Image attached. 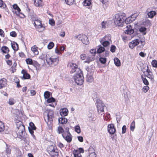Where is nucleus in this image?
Instances as JSON below:
<instances>
[{
    "instance_id": "nucleus-40",
    "label": "nucleus",
    "mask_w": 157,
    "mask_h": 157,
    "mask_svg": "<svg viewBox=\"0 0 157 157\" xmlns=\"http://www.w3.org/2000/svg\"><path fill=\"white\" fill-rule=\"evenodd\" d=\"M36 68H39L40 67V64L37 61H33L32 64Z\"/></svg>"
},
{
    "instance_id": "nucleus-20",
    "label": "nucleus",
    "mask_w": 157,
    "mask_h": 157,
    "mask_svg": "<svg viewBox=\"0 0 157 157\" xmlns=\"http://www.w3.org/2000/svg\"><path fill=\"white\" fill-rule=\"evenodd\" d=\"M13 13H16L17 14L19 13L21 11V10L17 4H14L13 5Z\"/></svg>"
},
{
    "instance_id": "nucleus-38",
    "label": "nucleus",
    "mask_w": 157,
    "mask_h": 157,
    "mask_svg": "<svg viewBox=\"0 0 157 157\" xmlns=\"http://www.w3.org/2000/svg\"><path fill=\"white\" fill-rule=\"evenodd\" d=\"M114 63L117 66H119L120 65V60L117 58H115L114 59Z\"/></svg>"
},
{
    "instance_id": "nucleus-12",
    "label": "nucleus",
    "mask_w": 157,
    "mask_h": 157,
    "mask_svg": "<svg viewBox=\"0 0 157 157\" xmlns=\"http://www.w3.org/2000/svg\"><path fill=\"white\" fill-rule=\"evenodd\" d=\"M107 128L108 131L110 134L113 135L116 132V129L113 124H108Z\"/></svg>"
},
{
    "instance_id": "nucleus-44",
    "label": "nucleus",
    "mask_w": 157,
    "mask_h": 157,
    "mask_svg": "<svg viewBox=\"0 0 157 157\" xmlns=\"http://www.w3.org/2000/svg\"><path fill=\"white\" fill-rule=\"evenodd\" d=\"M33 61L32 59L30 58H28L26 59V62L27 64L32 65Z\"/></svg>"
},
{
    "instance_id": "nucleus-2",
    "label": "nucleus",
    "mask_w": 157,
    "mask_h": 157,
    "mask_svg": "<svg viewBox=\"0 0 157 157\" xmlns=\"http://www.w3.org/2000/svg\"><path fill=\"white\" fill-rule=\"evenodd\" d=\"M126 19L125 14L124 13H118L115 16L114 19L115 24L118 26H122Z\"/></svg>"
},
{
    "instance_id": "nucleus-27",
    "label": "nucleus",
    "mask_w": 157,
    "mask_h": 157,
    "mask_svg": "<svg viewBox=\"0 0 157 157\" xmlns=\"http://www.w3.org/2000/svg\"><path fill=\"white\" fill-rule=\"evenodd\" d=\"M91 0H84L83 5L84 6H90L91 4Z\"/></svg>"
},
{
    "instance_id": "nucleus-25",
    "label": "nucleus",
    "mask_w": 157,
    "mask_h": 157,
    "mask_svg": "<svg viewBox=\"0 0 157 157\" xmlns=\"http://www.w3.org/2000/svg\"><path fill=\"white\" fill-rule=\"evenodd\" d=\"M11 45L12 48L14 51H17L18 49V45L16 42L11 43Z\"/></svg>"
},
{
    "instance_id": "nucleus-62",
    "label": "nucleus",
    "mask_w": 157,
    "mask_h": 157,
    "mask_svg": "<svg viewBox=\"0 0 157 157\" xmlns=\"http://www.w3.org/2000/svg\"><path fill=\"white\" fill-rule=\"evenodd\" d=\"M78 140L81 142H82L83 141V138L82 136H78L77 137Z\"/></svg>"
},
{
    "instance_id": "nucleus-43",
    "label": "nucleus",
    "mask_w": 157,
    "mask_h": 157,
    "mask_svg": "<svg viewBox=\"0 0 157 157\" xmlns=\"http://www.w3.org/2000/svg\"><path fill=\"white\" fill-rule=\"evenodd\" d=\"M51 148H52V151H50L51 154L54 153L56 152H57L58 151V150L56 149V147H55L53 146H51Z\"/></svg>"
},
{
    "instance_id": "nucleus-32",
    "label": "nucleus",
    "mask_w": 157,
    "mask_h": 157,
    "mask_svg": "<svg viewBox=\"0 0 157 157\" xmlns=\"http://www.w3.org/2000/svg\"><path fill=\"white\" fill-rule=\"evenodd\" d=\"M134 30L132 28H129L125 31V33L127 34L131 35L134 33Z\"/></svg>"
},
{
    "instance_id": "nucleus-35",
    "label": "nucleus",
    "mask_w": 157,
    "mask_h": 157,
    "mask_svg": "<svg viewBox=\"0 0 157 157\" xmlns=\"http://www.w3.org/2000/svg\"><path fill=\"white\" fill-rule=\"evenodd\" d=\"M56 99L53 97L51 96V97L48 98L47 100V102L48 103H52L55 101Z\"/></svg>"
},
{
    "instance_id": "nucleus-45",
    "label": "nucleus",
    "mask_w": 157,
    "mask_h": 157,
    "mask_svg": "<svg viewBox=\"0 0 157 157\" xmlns=\"http://www.w3.org/2000/svg\"><path fill=\"white\" fill-rule=\"evenodd\" d=\"M151 64L153 67L155 68L157 67V61L156 60H152Z\"/></svg>"
},
{
    "instance_id": "nucleus-54",
    "label": "nucleus",
    "mask_w": 157,
    "mask_h": 157,
    "mask_svg": "<svg viewBox=\"0 0 157 157\" xmlns=\"http://www.w3.org/2000/svg\"><path fill=\"white\" fill-rule=\"evenodd\" d=\"M73 153L74 156L78 155L79 154L78 150L74 149L73 151Z\"/></svg>"
},
{
    "instance_id": "nucleus-51",
    "label": "nucleus",
    "mask_w": 157,
    "mask_h": 157,
    "mask_svg": "<svg viewBox=\"0 0 157 157\" xmlns=\"http://www.w3.org/2000/svg\"><path fill=\"white\" fill-rule=\"evenodd\" d=\"M66 3L69 5H71L73 4L74 0H65Z\"/></svg>"
},
{
    "instance_id": "nucleus-39",
    "label": "nucleus",
    "mask_w": 157,
    "mask_h": 157,
    "mask_svg": "<svg viewBox=\"0 0 157 157\" xmlns=\"http://www.w3.org/2000/svg\"><path fill=\"white\" fill-rule=\"evenodd\" d=\"M135 121H133L130 124V130L131 131H133L135 128Z\"/></svg>"
},
{
    "instance_id": "nucleus-21",
    "label": "nucleus",
    "mask_w": 157,
    "mask_h": 157,
    "mask_svg": "<svg viewBox=\"0 0 157 157\" xmlns=\"http://www.w3.org/2000/svg\"><path fill=\"white\" fill-rule=\"evenodd\" d=\"M34 4L36 6H42L43 3L41 0H33Z\"/></svg>"
},
{
    "instance_id": "nucleus-55",
    "label": "nucleus",
    "mask_w": 157,
    "mask_h": 157,
    "mask_svg": "<svg viewBox=\"0 0 157 157\" xmlns=\"http://www.w3.org/2000/svg\"><path fill=\"white\" fill-rule=\"evenodd\" d=\"M51 156L52 157H58L59 153L58 151L56 152L53 153H52L51 154Z\"/></svg>"
},
{
    "instance_id": "nucleus-37",
    "label": "nucleus",
    "mask_w": 157,
    "mask_h": 157,
    "mask_svg": "<svg viewBox=\"0 0 157 157\" xmlns=\"http://www.w3.org/2000/svg\"><path fill=\"white\" fill-rule=\"evenodd\" d=\"M64 130L65 129V131H64V132H66V133H68L70 132H69V128L68 126L67 125H64L63 124V126H62Z\"/></svg>"
},
{
    "instance_id": "nucleus-16",
    "label": "nucleus",
    "mask_w": 157,
    "mask_h": 157,
    "mask_svg": "<svg viewBox=\"0 0 157 157\" xmlns=\"http://www.w3.org/2000/svg\"><path fill=\"white\" fill-rule=\"evenodd\" d=\"M111 36L110 34H108L104 37L102 39H100V40L104 41H107L110 42H111Z\"/></svg>"
},
{
    "instance_id": "nucleus-48",
    "label": "nucleus",
    "mask_w": 157,
    "mask_h": 157,
    "mask_svg": "<svg viewBox=\"0 0 157 157\" xmlns=\"http://www.w3.org/2000/svg\"><path fill=\"white\" fill-rule=\"evenodd\" d=\"M149 89V87L147 86H144L143 87L142 90L145 93H146Z\"/></svg>"
},
{
    "instance_id": "nucleus-26",
    "label": "nucleus",
    "mask_w": 157,
    "mask_h": 157,
    "mask_svg": "<svg viewBox=\"0 0 157 157\" xmlns=\"http://www.w3.org/2000/svg\"><path fill=\"white\" fill-rule=\"evenodd\" d=\"M145 75H142L141 76V79L144 83L146 86H148L149 84L148 81L145 78Z\"/></svg>"
},
{
    "instance_id": "nucleus-31",
    "label": "nucleus",
    "mask_w": 157,
    "mask_h": 157,
    "mask_svg": "<svg viewBox=\"0 0 157 157\" xmlns=\"http://www.w3.org/2000/svg\"><path fill=\"white\" fill-rule=\"evenodd\" d=\"M100 41L102 45L104 47H107L109 46L110 44V42L107 41H101V40H100Z\"/></svg>"
},
{
    "instance_id": "nucleus-4",
    "label": "nucleus",
    "mask_w": 157,
    "mask_h": 157,
    "mask_svg": "<svg viewBox=\"0 0 157 157\" xmlns=\"http://www.w3.org/2000/svg\"><path fill=\"white\" fill-rule=\"evenodd\" d=\"M34 21V24L36 29H38V31L41 32L44 30V27L41 25V21L38 18H36L34 19L33 18Z\"/></svg>"
},
{
    "instance_id": "nucleus-8",
    "label": "nucleus",
    "mask_w": 157,
    "mask_h": 157,
    "mask_svg": "<svg viewBox=\"0 0 157 157\" xmlns=\"http://www.w3.org/2000/svg\"><path fill=\"white\" fill-rule=\"evenodd\" d=\"M54 117L53 112L52 110H49L47 114L48 122H47L48 126L51 125L52 123V118Z\"/></svg>"
},
{
    "instance_id": "nucleus-42",
    "label": "nucleus",
    "mask_w": 157,
    "mask_h": 157,
    "mask_svg": "<svg viewBox=\"0 0 157 157\" xmlns=\"http://www.w3.org/2000/svg\"><path fill=\"white\" fill-rule=\"evenodd\" d=\"M75 131L78 133H79L81 132V129L80 127L78 125L76 126L75 128Z\"/></svg>"
},
{
    "instance_id": "nucleus-3",
    "label": "nucleus",
    "mask_w": 157,
    "mask_h": 157,
    "mask_svg": "<svg viewBox=\"0 0 157 157\" xmlns=\"http://www.w3.org/2000/svg\"><path fill=\"white\" fill-rule=\"evenodd\" d=\"M78 70L74 75V78L75 81L77 85H81L84 82L83 74L81 69Z\"/></svg>"
},
{
    "instance_id": "nucleus-61",
    "label": "nucleus",
    "mask_w": 157,
    "mask_h": 157,
    "mask_svg": "<svg viewBox=\"0 0 157 157\" xmlns=\"http://www.w3.org/2000/svg\"><path fill=\"white\" fill-rule=\"evenodd\" d=\"M86 58V56L85 54H82L80 55V58L82 60H84Z\"/></svg>"
},
{
    "instance_id": "nucleus-49",
    "label": "nucleus",
    "mask_w": 157,
    "mask_h": 157,
    "mask_svg": "<svg viewBox=\"0 0 157 157\" xmlns=\"http://www.w3.org/2000/svg\"><path fill=\"white\" fill-rule=\"evenodd\" d=\"M146 29L144 27H141L139 29V31L142 33H144V35L146 34V33L145 32L146 31Z\"/></svg>"
},
{
    "instance_id": "nucleus-17",
    "label": "nucleus",
    "mask_w": 157,
    "mask_h": 157,
    "mask_svg": "<svg viewBox=\"0 0 157 157\" xmlns=\"http://www.w3.org/2000/svg\"><path fill=\"white\" fill-rule=\"evenodd\" d=\"M7 80L5 78L0 80V89L6 86Z\"/></svg>"
},
{
    "instance_id": "nucleus-24",
    "label": "nucleus",
    "mask_w": 157,
    "mask_h": 157,
    "mask_svg": "<svg viewBox=\"0 0 157 157\" xmlns=\"http://www.w3.org/2000/svg\"><path fill=\"white\" fill-rule=\"evenodd\" d=\"M51 96H52V94L50 92L48 91L44 92V97L45 99H48V98L51 97Z\"/></svg>"
},
{
    "instance_id": "nucleus-23",
    "label": "nucleus",
    "mask_w": 157,
    "mask_h": 157,
    "mask_svg": "<svg viewBox=\"0 0 157 157\" xmlns=\"http://www.w3.org/2000/svg\"><path fill=\"white\" fill-rule=\"evenodd\" d=\"M67 67L68 68H69L71 69H76L78 68V66L76 64L70 63H68Z\"/></svg>"
},
{
    "instance_id": "nucleus-47",
    "label": "nucleus",
    "mask_w": 157,
    "mask_h": 157,
    "mask_svg": "<svg viewBox=\"0 0 157 157\" xmlns=\"http://www.w3.org/2000/svg\"><path fill=\"white\" fill-rule=\"evenodd\" d=\"M146 71L148 73V74L147 76V77L151 78H152L153 76L150 74V73H151V72L150 71V69H146Z\"/></svg>"
},
{
    "instance_id": "nucleus-60",
    "label": "nucleus",
    "mask_w": 157,
    "mask_h": 157,
    "mask_svg": "<svg viewBox=\"0 0 157 157\" xmlns=\"http://www.w3.org/2000/svg\"><path fill=\"white\" fill-rule=\"evenodd\" d=\"M10 34L11 36L13 37H15L17 36V34L15 31L11 32H10Z\"/></svg>"
},
{
    "instance_id": "nucleus-46",
    "label": "nucleus",
    "mask_w": 157,
    "mask_h": 157,
    "mask_svg": "<svg viewBox=\"0 0 157 157\" xmlns=\"http://www.w3.org/2000/svg\"><path fill=\"white\" fill-rule=\"evenodd\" d=\"M54 45V43L53 42H50L48 45V48L49 49H51L53 47Z\"/></svg>"
},
{
    "instance_id": "nucleus-6",
    "label": "nucleus",
    "mask_w": 157,
    "mask_h": 157,
    "mask_svg": "<svg viewBox=\"0 0 157 157\" xmlns=\"http://www.w3.org/2000/svg\"><path fill=\"white\" fill-rule=\"evenodd\" d=\"M39 57L40 59L43 60L44 61L46 60L48 64H49L50 62H51V59L52 57L49 53L42 54Z\"/></svg>"
},
{
    "instance_id": "nucleus-22",
    "label": "nucleus",
    "mask_w": 157,
    "mask_h": 157,
    "mask_svg": "<svg viewBox=\"0 0 157 157\" xmlns=\"http://www.w3.org/2000/svg\"><path fill=\"white\" fill-rule=\"evenodd\" d=\"M31 50L35 55H36L38 54V48L36 45H34L31 48Z\"/></svg>"
},
{
    "instance_id": "nucleus-11",
    "label": "nucleus",
    "mask_w": 157,
    "mask_h": 157,
    "mask_svg": "<svg viewBox=\"0 0 157 157\" xmlns=\"http://www.w3.org/2000/svg\"><path fill=\"white\" fill-rule=\"evenodd\" d=\"M62 136L68 143H70L71 142L73 137L70 132H64L62 134Z\"/></svg>"
},
{
    "instance_id": "nucleus-19",
    "label": "nucleus",
    "mask_w": 157,
    "mask_h": 157,
    "mask_svg": "<svg viewBox=\"0 0 157 157\" xmlns=\"http://www.w3.org/2000/svg\"><path fill=\"white\" fill-rule=\"evenodd\" d=\"M68 121L67 119L64 117H62L58 119L59 123L62 124H66Z\"/></svg>"
},
{
    "instance_id": "nucleus-33",
    "label": "nucleus",
    "mask_w": 157,
    "mask_h": 157,
    "mask_svg": "<svg viewBox=\"0 0 157 157\" xmlns=\"http://www.w3.org/2000/svg\"><path fill=\"white\" fill-rule=\"evenodd\" d=\"M98 48L97 50V52L100 53L103 52L105 50L104 48L101 45L98 46Z\"/></svg>"
},
{
    "instance_id": "nucleus-50",
    "label": "nucleus",
    "mask_w": 157,
    "mask_h": 157,
    "mask_svg": "<svg viewBox=\"0 0 157 157\" xmlns=\"http://www.w3.org/2000/svg\"><path fill=\"white\" fill-rule=\"evenodd\" d=\"M124 21L126 24H128L132 22L131 18L130 17H129L127 18H126L124 20Z\"/></svg>"
},
{
    "instance_id": "nucleus-63",
    "label": "nucleus",
    "mask_w": 157,
    "mask_h": 157,
    "mask_svg": "<svg viewBox=\"0 0 157 157\" xmlns=\"http://www.w3.org/2000/svg\"><path fill=\"white\" fill-rule=\"evenodd\" d=\"M17 81L15 82L17 83V86L18 88H20L21 87V86L20 84V81L17 78Z\"/></svg>"
},
{
    "instance_id": "nucleus-56",
    "label": "nucleus",
    "mask_w": 157,
    "mask_h": 157,
    "mask_svg": "<svg viewBox=\"0 0 157 157\" xmlns=\"http://www.w3.org/2000/svg\"><path fill=\"white\" fill-rule=\"evenodd\" d=\"M126 126L125 125H124L122 127V134H124L126 132Z\"/></svg>"
},
{
    "instance_id": "nucleus-18",
    "label": "nucleus",
    "mask_w": 157,
    "mask_h": 157,
    "mask_svg": "<svg viewBox=\"0 0 157 157\" xmlns=\"http://www.w3.org/2000/svg\"><path fill=\"white\" fill-rule=\"evenodd\" d=\"M29 131L32 132V131L36 130V128L34 124L32 122H30L29 123V126L28 127Z\"/></svg>"
},
{
    "instance_id": "nucleus-10",
    "label": "nucleus",
    "mask_w": 157,
    "mask_h": 157,
    "mask_svg": "<svg viewBox=\"0 0 157 157\" xmlns=\"http://www.w3.org/2000/svg\"><path fill=\"white\" fill-rule=\"evenodd\" d=\"M97 103V107L98 109V112H104V104L100 100L98 99L96 101Z\"/></svg>"
},
{
    "instance_id": "nucleus-58",
    "label": "nucleus",
    "mask_w": 157,
    "mask_h": 157,
    "mask_svg": "<svg viewBox=\"0 0 157 157\" xmlns=\"http://www.w3.org/2000/svg\"><path fill=\"white\" fill-rule=\"evenodd\" d=\"M116 49V47L113 45H112L111 46L110 48V51L112 52H115V49Z\"/></svg>"
},
{
    "instance_id": "nucleus-9",
    "label": "nucleus",
    "mask_w": 157,
    "mask_h": 157,
    "mask_svg": "<svg viewBox=\"0 0 157 157\" xmlns=\"http://www.w3.org/2000/svg\"><path fill=\"white\" fill-rule=\"evenodd\" d=\"M90 52L91 55L87 57L86 60L84 61V62L89 63L90 61L94 60L95 55L96 53V51L94 49H91Z\"/></svg>"
},
{
    "instance_id": "nucleus-28",
    "label": "nucleus",
    "mask_w": 157,
    "mask_h": 157,
    "mask_svg": "<svg viewBox=\"0 0 157 157\" xmlns=\"http://www.w3.org/2000/svg\"><path fill=\"white\" fill-rule=\"evenodd\" d=\"M51 62H50V63L49 64H48L49 65L52 64L53 63H57L59 61L58 57L57 56V57H56L55 58L52 57L51 58Z\"/></svg>"
},
{
    "instance_id": "nucleus-13",
    "label": "nucleus",
    "mask_w": 157,
    "mask_h": 157,
    "mask_svg": "<svg viewBox=\"0 0 157 157\" xmlns=\"http://www.w3.org/2000/svg\"><path fill=\"white\" fill-rule=\"evenodd\" d=\"M140 42V41L138 39H136L132 40L129 44L130 48L131 49H133L139 44Z\"/></svg>"
},
{
    "instance_id": "nucleus-41",
    "label": "nucleus",
    "mask_w": 157,
    "mask_h": 157,
    "mask_svg": "<svg viewBox=\"0 0 157 157\" xmlns=\"http://www.w3.org/2000/svg\"><path fill=\"white\" fill-rule=\"evenodd\" d=\"M4 126L3 123L1 121H0V132L4 131Z\"/></svg>"
},
{
    "instance_id": "nucleus-29",
    "label": "nucleus",
    "mask_w": 157,
    "mask_h": 157,
    "mask_svg": "<svg viewBox=\"0 0 157 157\" xmlns=\"http://www.w3.org/2000/svg\"><path fill=\"white\" fill-rule=\"evenodd\" d=\"M1 50L4 53H8L9 52V50L8 48L7 47L5 46L2 47L1 48Z\"/></svg>"
},
{
    "instance_id": "nucleus-1",
    "label": "nucleus",
    "mask_w": 157,
    "mask_h": 157,
    "mask_svg": "<svg viewBox=\"0 0 157 157\" xmlns=\"http://www.w3.org/2000/svg\"><path fill=\"white\" fill-rule=\"evenodd\" d=\"M17 128L16 129L17 137L23 140L25 144H28L29 138L28 135L25 132V126L21 121H19L16 124Z\"/></svg>"
},
{
    "instance_id": "nucleus-14",
    "label": "nucleus",
    "mask_w": 157,
    "mask_h": 157,
    "mask_svg": "<svg viewBox=\"0 0 157 157\" xmlns=\"http://www.w3.org/2000/svg\"><path fill=\"white\" fill-rule=\"evenodd\" d=\"M21 73L23 74V76L21 77L22 79H29L30 78V75L27 73L25 69H22Z\"/></svg>"
},
{
    "instance_id": "nucleus-59",
    "label": "nucleus",
    "mask_w": 157,
    "mask_h": 157,
    "mask_svg": "<svg viewBox=\"0 0 157 157\" xmlns=\"http://www.w3.org/2000/svg\"><path fill=\"white\" fill-rule=\"evenodd\" d=\"M6 5H4L3 2L2 0H0V7H2L4 8L6 7Z\"/></svg>"
},
{
    "instance_id": "nucleus-30",
    "label": "nucleus",
    "mask_w": 157,
    "mask_h": 157,
    "mask_svg": "<svg viewBox=\"0 0 157 157\" xmlns=\"http://www.w3.org/2000/svg\"><path fill=\"white\" fill-rule=\"evenodd\" d=\"M156 13L155 11H151L148 12L147 13L148 17L150 18H152L156 14Z\"/></svg>"
},
{
    "instance_id": "nucleus-5",
    "label": "nucleus",
    "mask_w": 157,
    "mask_h": 157,
    "mask_svg": "<svg viewBox=\"0 0 157 157\" xmlns=\"http://www.w3.org/2000/svg\"><path fill=\"white\" fill-rule=\"evenodd\" d=\"M79 40H81L83 44H88L89 43L87 37L85 35L80 34L75 36Z\"/></svg>"
},
{
    "instance_id": "nucleus-15",
    "label": "nucleus",
    "mask_w": 157,
    "mask_h": 157,
    "mask_svg": "<svg viewBox=\"0 0 157 157\" xmlns=\"http://www.w3.org/2000/svg\"><path fill=\"white\" fill-rule=\"evenodd\" d=\"M68 110L66 108H63L60 109V114L62 117H64L68 115Z\"/></svg>"
},
{
    "instance_id": "nucleus-7",
    "label": "nucleus",
    "mask_w": 157,
    "mask_h": 157,
    "mask_svg": "<svg viewBox=\"0 0 157 157\" xmlns=\"http://www.w3.org/2000/svg\"><path fill=\"white\" fill-rule=\"evenodd\" d=\"M94 69H88V73L86 76V81L89 82L91 83L94 81V78L93 75L94 74Z\"/></svg>"
},
{
    "instance_id": "nucleus-57",
    "label": "nucleus",
    "mask_w": 157,
    "mask_h": 157,
    "mask_svg": "<svg viewBox=\"0 0 157 157\" xmlns=\"http://www.w3.org/2000/svg\"><path fill=\"white\" fill-rule=\"evenodd\" d=\"M9 103L10 105H13L15 102L13 101V99H10L9 100Z\"/></svg>"
},
{
    "instance_id": "nucleus-52",
    "label": "nucleus",
    "mask_w": 157,
    "mask_h": 157,
    "mask_svg": "<svg viewBox=\"0 0 157 157\" xmlns=\"http://www.w3.org/2000/svg\"><path fill=\"white\" fill-rule=\"evenodd\" d=\"M106 22L105 21H103L101 23V27L102 29H105L106 27Z\"/></svg>"
},
{
    "instance_id": "nucleus-64",
    "label": "nucleus",
    "mask_w": 157,
    "mask_h": 157,
    "mask_svg": "<svg viewBox=\"0 0 157 157\" xmlns=\"http://www.w3.org/2000/svg\"><path fill=\"white\" fill-rule=\"evenodd\" d=\"M146 54L144 53L143 52H141L139 53V55L142 57H144L146 56Z\"/></svg>"
},
{
    "instance_id": "nucleus-36",
    "label": "nucleus",
    "mask_w": 157,
    "mask_h": 157,
    "mask_svg": "<svg viewBox=\"0 0 157 157\" xmlns=\"http://www.w3.org/2000/svg\"><path fill=\"white\" fill-rule=\"evenodd\" d=\"M57 131L58 133L59 134L63 133H64V130L63 127L62 126H59L58 128Z\"/></svg>"
},
{
    "instance_id": "nucleus-53",
    "label": "nucleus",
    "mask_w": 157,
    "mask_h": 157,
    "mask_svg": "<svg viewBox=\"0 0 157 157\" xmlns=\"http://www.w3.org/2000/svg\"><path fill=\"white\" fill-rule=\"evenodd\" d=\"M100 61L102 63L104 64L106 62V59L105 58L101 57L100 58Z\"/></svg>"
},
{
    "instance_id": "nucleus-34",
    "label": "nucleus",
    "mask_w": 157,
    "mask_h": 157,
    "mask_svg": "<svg viewBox=\"0 0 157 157\" xmlns=\"http://www.w3.org/2000/svg\"><path fill=\"white\" fill-rule=\"evenodd\" d=\"M6 152L7 154H10L11 153V150L10 148V146L6 143Z\"/></svg>"
}]
</instances>
